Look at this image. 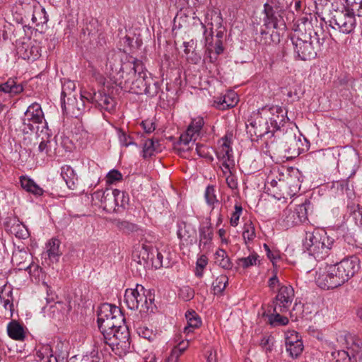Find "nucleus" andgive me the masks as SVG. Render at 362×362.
Instances as JSON below:
<instances>
[{
	"label": "nucleus",
	"mask_w": 362,
	"mask_h": 362,
	"mask_svg": "<svg viewBox=\"0 0 362 362\" xmlns=\"http://www.w3.org/2000/svg\"><path fill=\"white\" fill-rule=\"evenodd\" d=\"M7 333L13 340L23 341L25 338L23 327L16 320H12L8 324Z\"/></svg>",
	"instance_id": "27"
},
{
	"label": "nucleus",
	"mask_w": 362,
	"mask_h": 362,
	"mask_svg": "<svg viewBox=\"0 0 362 362\" xmlns=\"http://www.w3.org/2000/svg\"><path fill=\"white\" fill-rule=\"evenodd\" d=\"M243 238L245 244L252 243L256 238L255 226L252 221H247L243 226Z\"/></svg>",
	"instance_id": "34"
},
{
	"label": "nucleus",
	"mask_w": 362,
	"mask_h": 362,
	"mask_svg": "<svg viewBox=\"0 0 362 362\" xmlns=\"http://www.w3.org/2000/svg\"><path fill=\"white\" fill-rule=\"evenodd\" d=\"M189 346V341H181L177 344V346H175L170 355L168 356L167 362H177L180 356L187 349Z\"/></svg>",
	"instance_id": "32"
},
{
	"label": "nucleus",
	"mask_w": 362,
	"mask_h": 362,
	"mask_svg": "<svg viewBox=\"0 0 362 362\" xmlns=\"http://www.w3.org/2000/svg\"><path fill=\"white\" fill-rule=\"evenodd\" d=\"M261 119L262 117L257 115V117L254 121L250 122V124L247 125V129H249L250 127H251V129H249V132L251 134H253L257 137H262L270 133L273 135L274 131H272L271 126L268 125L267 122L262 124Z\"/></svg>",
	"instance_id": "21"
},
{
	"label": "nucleus",
	"mask_w": 362,
	"mask_h": 362,
	"mask_svg": "<svg viewBox=\"0 0 362 362\" xmlns=\"http://www.w3.org/2000/svg\"><path fill=\"white\" fill-rule=\"evenodd\" d=\"M303 247L316 260L329 258L335 247L334 240L325 230L319 229L306 232Z\"/></svg>",
	"instance_id": "4"
},
{
	"label": "nucleus",
	"mask_w": 362,
	"mask_h": 362,
	"mask_svg": "<svg viewBox=\"0 0 362 362\" xmlns=\"http://www.w3.org/2000/svg\"><path fill=\"white\" fill-rule=\"evenodd\" d=\"M185 317L188 324V326L185 328V333L192 332L194 329L199 327L202 325L200 317L193 310H187L185 313Z\"/></svg>",
	"instance_id": "30"
},
{
	"label": "nucleus",
	"mask_w": 362,
	"mask_h": 362,
	"mask_svg": "<svg viewBox=\"0 0 362 362\" xmlns=\"http://www.w3.org/2000/svg\"><path fill=\"white\" fill-rule=\"evenodd\" d=\"M310 32L308 34L304 33L302 29H295L291 34V40L293 45L294 54L296 58L300 60H310L315 59L317 52L321 51L326 35L320 30Z\"/></svg>",
	"instance_id": "2"
},
{
	"label": "nucleus",
	"mask_w": 362,
	"mask_h": 362,
	"mask_svg": "<svg viewBox=\"0 0 362 362\" xmlns=\"http://www.w3.org/2000/svg\"><path fill=\"white\" fill-rule=\"evenodd\" d=\"M208 263V258L206 255H201L197 260L195 274L198 277H202L203 275L204 269Z\"/></svg>",
	"instance_id": "51"
},
{
	"label": "nucleus",
	"mask_w": 362,
	"mask_h": 362,
	"mask_svg": "<svg viewBox=\"0 0 362 362\" xmlns=\"http://www.w3.org/2000/svg\"><path fill=\"white\" fill-rule=\"evenodd\" d=\"M204 198L206 202L209 206L214 208L215 204L218 203V199L216 194V190L213 185H209L206 187L204 192Z\"/></svg>",
	"instance_id": "38"
},
{
	"label": "nucleus",
	"mask_w": 362,
	"mask_h": 362,
	"mask_svg": "<svg viewBox=\"0 0 362 362\" xmlns=\"http://www.w3.org/2000/svg\"><path fill=\"white\" fill-rule=\"evenodd\" d=\"M28 192L37 197L42 195L44 190L34 182L30 187V190H29Z\"/></svg>",
	"instance_id": "63"
},
{
	"label": "nucleus",
	"mask_w": 362,
	"mask_h": 362,
	"mask_svg": "<svg viewBox=\"0 0 362 362\" xmlns=\"http://www.w3.org/2000/svg\"><path fill=\"white\" fill-rule=\"evenodd\" d=\"M92 199L95 204H100V206L108 213L117 212L115 198L112 189L98 190L92 194Z\"/></svg>",
	"instance_id": "13"
},
{
	"label": "nucleus",
	"mask_w": 362,
	"mask_h": 362,
	"mask_svg": "<svg viewBox=\"0 0 362 362\" xmlns=\"http://www.w3.org/2000/svg\"><path fill=\"white\" fill-rule=\"evenodd\" d=\"M203 125L204 119L202 117H197L192 120L186 132L180 135V151L192 150L193 146L195 145V151L199 157L207 158L209 156V148L206 146L195 144Z\"/></svg>",
	"instance_id": "7"
},
{
	"label": "nucleus",
	"mask_w": 362,
	"mask_h": 362,
	"mask_svg": "<svg viewBox=\"0 0 362 362\" xmlns=\"http://www.w3.org/2000/svg\"><path fill=\"white\" fill-rule=\"evenodd\" d=\"M107 64L110 65L112 72H116L115 83L122 88L138 94L147 90L146 74L140 60L131 57L122 63L120 52L112 51L107 55Z\"/></svg>",
	"instance_id": "1"
},
{
	"label": "nucleus",
	"mask_w": 362,
	"mask_h": 362,
	"mask_svg": "<svg viewBox=\"0 0 362 362\" xmlns=\"http://www.w3.org/2000/svg\"><path fill=\"white\" fill-rule=\"evenodd\" d=\"M22 49H25L24 53L21 54L22 57L25 59H27L28 60L29 59L35 60V59H37L40 56V53H39L37 47H35V46L29 47L28 45L26 47H25L24 45H23L22 48L19 49L18 52L20 53L21 52Z\"/></svg>",
	"instance_id": "41"
},
{
	"label": "nucleus",
	"mask_w": 362,
	"mask_h": 362,
	"mask_svg": "<svg viewBox=\"0 0 362 362\" xmlns=\"http://www.w3.org/2000/svg\"><path fill=\"white\" fill-rule=\"evenodd\" d=\"M125 318L121 309L110 303H103L98 310V325L101 334H107V332L119 327L124 324Z\"/></svg>",
	"instance_id": "6"
},
{
	"label": "nucleus",
	"mask_w": 362,
	"mask_h": 362,
	"mask_svg": "<svg viewBox=\"0 0 362 362\" xmlns=\"http://www.w3.org/2000/svg\"><path fill=\"white\" fill-rule=\"evenodd\" d=\"M155 142L152 139H148L143 145V157L144 158H150L155 152Z\"/></svg>",
	"instance_id": "49"
},
{
	"label": "nucleus",
	"mask_w": 362,
	"mask_h": 362,
	"mask_svg": "<svg viewBox=\"0 0 362 362\" xmlns=\"http://www.w3.org/2000/svg\"><path fill=\"white\" fill-rule=\"evenodd\" d=\"M285 344L287 352L292 358L298 357L303 352V341L298 333L294 330L285 332Z\"/></svg>",
	"instance_id": "16"
},
{
	"label": "nucleus",
	"mask_w": 362,
	"mask_h": 362,
	"mask_svg": "<svg viewBox=\"0 0 362 362\" xmlns=\"http://www.w3.org/2000/svg\"><path fill=\"white\" fill-rule=\"evenodd\" d=\"M32 261L31 255L25 249L18 247L13 252L11 262L18 270L25 269L26 266Z\"/></svg>",
	"instance_id": "20"
},
{
	"label": "nucleus",
	"mask_w": 362,
	"mask_h": 362,
	"mask_svg": "<svg viewBox=\"0 0 362 362\" xmlns=\"http://www.w3.org/2000/svg\"><path fill=\"white\" fill-rule=\"evenodd\" d=\"M347 7L351 13H356L358 16H362V0H346Z\"/></svg>",
	"instance_id": "46"
},
{
	"label": "nucleus",
	"mask_w": 362,
	"mask_h": 362,
	"mask_svg": "<svg viewBox=\"0 0 362 362\" xmlns=\"http://www.w3.org/2000/svg\"><path fill=\"white\" fill-rule=\"evenodd\" d=\"M228 282V279L226 276H220L216 279L213 283V287L215 294L216 293H221L226 288Z\"/></svg>",
	"instance_id": "48"
},
{
	"label": "nucleus",
	"mask_w": 362,
	"mask_h": 362,
	"mask_svg": "<svg viewBox=\"0 0 362 362\" xmlns=\"http://www.w3.org/2000/svg\"><path fill=\"white\" fill-rule=\"evenodd\" d=\"M263 110H268L272 115L269 118V122L272 131L279 130L289 120L287 117V110L282 107L275 105L268 109L264 107Z\"/></svg>",
	"instance_id": "17"
},
{
	"label": "nucleus",
	"mask_w": 362,
	"mask_h": 362,
	"mask_svg": "<svg viewBox=\"0 0 362 362\" xmlns=\"http://www.w3.org/2000/svg\"><path fill=\"white\" fill-rule=\"evenodd\" d=\"M23 86L17 78H9L5 83L0 84V92L17 95L23 91Z\"/></svg>",
	"instance_id": "26"
},
{
	"label": "nucleus",
	"mask_w": 362,
	"mask_h": 362,
	"mask_svg": "<svg viewBox=\"0 0 362 362\" xmlns=\"http://www.w3.org/2000/svg\"><path fill=\"white\" fill-rule=\"evenodd\" d=\"M274 343V338L271 335L264 336L260 342L261 346L266 350V351H272Z\"/></svg>",
	"instance_id": "55"
},
{
	"label": "nucleus",
	"mask_w": 362,
	"mask_h": 362,
	"mask_svg": "<svg viewBox=\"0 0 362 362\" xmlns=\"http://www.w3.org/2000/svg\"><path fill=\"white\" fill-rule=\"evenodd\" d=\"M94 98L96 107L109 112L115 110L117 103L114 98L104 92L98 91Z\"/></svg>",
	"instance_id": "23"
},
{
	"label": "nucleus",
	"mask_w": 362,
	"mask_h": 362,
	"mask_svg": "<svg viewBox=\"0 0 362 362\" xmlns=\"http://www.w3.org/2000/svg\"><path fill=\"white\" fill-rule=\"evenodd\" d=\"M264 17L263 19L265 28H280L281 26L285 27L283 19V10L277 6H272L269 4L264 5Z\"/></svg>",
	"instance_id": "11"
},
{
	"label": "nucleus",
	"mask_w": 362,
	"mask_h": 362,
	"mask_svg": "<svg viewBox=\"0 0 362 362\" xmlns=\"http://www.w3.org/2000/svg\"><path fill=\"white\" fill-rule=\"evenodd\" d=\"M276 307H283L287 308L288 305L291 303L293 296H276Z\"/></svg>",
	"instance_id": "54"
},
{
	"label": "nucleus",
	"mask_w": 362,
	"mask_h": 362,
	"mask_svg": "<svg viewBox=\"0 0 362 362\" xmlns=\"http://www.w3.org/2000/svg\"><path fill=\"white\" fill-rule=\"evenodd\" d=\"M102 335L104 343L108 345L116 355L121 356L130 351V334L124 324L108 331L107 334Z\"/></svg>",
	"instance_id": "8"
},
{
	"label": "nucleus",
	"mask_w": 362,
	"mask_h": 362,
	"mask_svg": "<svg viewBox=\"0 0 362 362\" xmlns=\"http://www.w3.org/2000/svg\"><path fill=\"white\" fill-rule=\"evenodd\" d=\"M61 176L70 189H75L78 185V176L74 170L69 165H64L61 168Z\"/></svg>",
	"instance_id": "24"
},
{
	"label": "nucleus",
	"mask_w": 362,
	"mask_h": 362,
	"mask_svg": "<svg viewBox=\"0 0 362 362\" xmlns=\"http://www.w3.org/2000/svg\"><path fill=\"white\" fill-rule=\"evenodd\" d=\"M97 93L98 92H95V91L83 92V93H81L80 98H82L83 100V99H86L87 101L95 105L94 98H95V95H97Z\"/></svg>",
	"instance_id": "62"
},
{
	"label": "nucleus",
	"mask_w": 362,
	"mask_h": 362,
	"mask_svg": "<svg viewBox=\"0 0 362 362\" xmlns=\"http://www.w3.org/2000/svg\"><path fill=\"white\" fill-rule=\"evenodd\" d=\"M76 96L75 94L66 98H63V99H61V103L64 111L77 116L78 112L84 107V100L80 98V101H78Z\"/></svg>",
	"instance_id": "19"
},
{
	"label": "nucleus",
	"mask_w": 362,
	"mask_h": 362,
	"mask_svg": "<svg viewBox=\"0 0 362 362\" xmlns=\"http://www.w3.org/2000/svg\"><path fill=\"white\" fill-rule=\"evenodd\" d=\"M114 192V197L115 198V204L117 210L119 207L124 208L125 205L129 202V197L126 195L124 192L119 189H112Z\"/></svg>",
	"instance_id": "43"
},
{
	"label": "nucleus",
	"mask_w": 362,
	"mask_h": 362,
	"mask_svg": "<svg viewBox=\"0 0 362 362\" xmlns=\"http://www.w3.org/2000/svg\"><path fill=\"white\" fill-rule=\"evenodd\" d=\"M234 209L235 211L231 214L230 223L232 226L235 227L238 225L240 216L243 211V207L240 204H236Z\"/></svg>",
	"instance_id": "53"
},
{
	"label": "nucleus",
	"mask_w": 362,
	"mask_h": 362,
	"mask_svg": "<svg viewBox=\"0 0 362 362\" xmlns=\"http://www.w3.org/2000/svg\"><path fill=\"white\" fill-rule=\"evenodd\" d=\"M21 130L23 134H29L34 132L35 124H42L45 121L44 113L40 104L32 103L28 106L21 118Z\"/></svg>",
	"instance_id": "10"
},
{
	"label": "nucleus",
	"mask_w": 362,
	"mask_h": 362,
	"mask_svg": "<svg viewBox=\"0 0 362 362\" xmlns=\"http://www.w3.org/2000/svg\"><path fill=\"white\" fill-rule=\"evenodd\" d=\"M32 21L37 26L47 23L48 21V16L45 9L42 7L35 8L32 15Z\"/></svg>",
	"instance_id": "33"
},
{
	"label": "nucleus",
	"mask_w": 362,
	"mask_h": 362,
	"mask_svg": "<svg viewBox=\"0 0 362 362\" xmlns=\"http://www.w3.org/2000/svg\"><path fill=\"white\" fill-rule=\"evenodd\" d=\"M223 19L220 13L211 11L206 14L204 23H202V26L204 28V35L205 37L206 43L209 46L211 45V40L213 36V28H221L222 27Z\"/></svg>",
	"instance_id": "15"
},
{
	"label": "nucleus",
	"mask_w": 362,
	"mask_h": 362,
	"mask_svg": "<svg viewBox=\"0 0 362 362\" xmlns=\"http://www.w3.org/2000/svg\"><path fill=\"white\" fill-rule=\"evenodd\" d=\"M193 230L191 226L185 221L178 223L177 236L180 239L187 240L192 235Z\"/></svg>",
	"instance_id": "42"
},
{
	"label": "nucleus",
	"mask_w": 362,
	"mask_h": 362,
	"mask_svg": "<svg viewBox=\"0 0 362 362\" xmlns=\"http://www.w3.org/2000/svg\"><path fill=\"white\" fill-rule=\"evenodd\" d=\"M358 269L359 260L354 256L330 264L325 278V287L329 289L341 286L351 278Z\"/></svg>",
	"instance_id": "3"
},
{
	"label": "nucleus",
	"mask_w": 362,
	"mask_h": 362,
	"mask_svg": "<svg viewBox=\"0 0 362 362\" xmlns=\"http://www.w3.org/2000/svg\"><path fill=\"white\" fill-rule=\"evenodd\" d=\"M216 156L224 168L223 173L225 175L230 173V170L235 166V162L233 151L227 139H223V143L216 151Z\"/></svg>",
	"instance_id": "14"
},
{
	"label": "nucleus",
	"mask_w": 362,
	"mask_h": 362,
	"mask_svg": "<svg viewBox=\"0 0 362 362\" xmlns=\"http://www.w3.org/2000/svg\"><path fill=\"white\" fill-rule=\"evenodd\" d=\"M11 231L16 238L19 239H26L29 237L30 234L28 230L25 227V226L22 223H18L15 226H13L11 228Z\"/></svg>",
	"instance_id": "44"
},
{
	"label": "nucleus",
	"mask_w": 362,
	"mask_h": 362,
	"mask_svg": "<svg viewBox=\"0 0 362 362\" xmlns=\"http://www.w3.org/2000/svg\"><path fill=\"white\" fill-rule=\"evenodd\" d=\"M329 25L344 34L351 33L356 27L354 15L346 9L341 0H333L332 2Z\"/></svg>",
	"instance_id": "5"
},
{
	"label": "nucleus",
	"mask_w": 362,
	"mask_h": 362,
	"mask_svg": "<svg viewBox=\"0 0 362 362\" xmlns=\"http://www.w3.org/2000/svg\"><path fill=\"white\" fill-rule=\"evenodd\" d=\"M47 139L42 138V141L39 144L38 151L41 153H44L47 156H52L54 151L52 150V140L49 139L50 135L49 133H46Z\"/></svg>",
	"instance_id": "36"
},
{
	"label": "nucleus",
	"mask_w": 362,
	"mask_h": 362,
	"mask_svg": "<svg viewBox=\"0 0 362 362\" xmlns=\"http://www.w3.org/2000/svg\"><path fill=\"white\" fill-rule=\"evenodd\" d=\"M118 134L119 140L121 145L126 147L131 145L136 146V144L133 141L132 139L129 136L127 135L124 132L119 131Z\"/></svg>",
	"instance_id": "58"
},
{
	"label": "nucleus",
	"mask_w": 362,
	"mask_h": 362,
	"mask_svg": "<svg viewBox=\"0 0 362 362\" xmlns=\"http://www.w3.org/2000/svg\"><path fill=\"white\" fill-rule=\"evenodd\" d=\"M282 221L286 228L293 227L308 221L307 207L305 204L297 206L294 210L286 209L282 214Z\"/></svg>",
	"instance_id": "12"
},
{
	"label": "nucleus",
	"mask_w": 362,
	"mask_h": 362,
	"mask_svg": "<svg viewBox=\"0 0 362 362\" xmlns=\"http://www.w3.org/2000/svg\"><path fill=\"white\" fill-rule=\"evenodd\" d=\"M122 179V175L117 170H112L107 175V182L112 184Z\"/></svg>",
	"instance_id": "57"
},
{
	"label": "nucleus",
	"mask_w": 362,
	"mask_h": 362,
	"mask_svg": "<svg viewBox=\"0 0 362 362\" xmlns=\"http://www.w3.org/2000/svg\"><path fill=\"white\" fill-rule=\"evenodd\" d=\"M20 182L22 188L28 192L30 187L34 182V180L27 176H21L20 177Z\"/></svg>",
	"instance_id": "59"
},
{
	"label": "nucleus",
	"mask_w": 362,
	"mask_h": 362,
	"mask_svg": "<svg viewBox=\"0 0 362 362\" xmlns=\"http://www.w3.org/2000/svg\"><path fill=\"white\" fill-rule=\"evenodd\" d=\"M345 340L348 351H339L336 362H362V341L351 334L345 336Z\"/></svg>",
	"instance_id": "9"
},
{
	"label": "nucleus",
	"mask_w": 362,
	"mask_h": 362,
	"mask_svg": "<svg viewBox=\"0 0 362 362\" xmlns=\"http://www.w3.org/2000/svg\"><path fill=\"white\" fill-rule=\"evenodd\" d=\"M52 349L49 344H44L39 347L36 351V357L39 361L47 359V357L51 356Z\"/></svg>",
	"instance_id": "50"
},
{
	"label": "nucleus",
	"mask_w": 362,
	"mask_h": 362,
	"mask_svg": "<svg viewBox=\"0 0 362 362\" xmlns=\"http://www.w3.org/2000/svg\"><path fill=\"white\" fill-rule=\"evenodd\" d=\"M141 125L146 133H151L156 129V123L150 119L143 121Z\"/></svg>",
	"instance_id": "61"
},
{
	"label": "nucleus",
	"mask_w": 362,
	"mask_h": 362,
	"mask_svg": "<svg viewBox=\"0 0 362 362\" xmlns=\"http://www.w3.org/2000/svg\"><path fill=\"white\" fill-rule=\"evenodd\" d=\"M216 262L225 269L232 268V262L224 250H218L216 254Z\"/></svg>",
	"instance_id": "37"
},
{
	"label": "nucleus",
	"mask_w": 362,
	"mask_h": 362,
	"mask_svg": "<svg viewBox=\"0 0 362 362\" xmlns=\"http://www.w3.org/2000/svg\"><path fill=\"white\" fill-rule=\"evenodd\" d=\"M101 358L100 356L98 354H91L90 356H87L83 358L81 362H100Z\"/></svg>",
	"instance_id": "64"
},
{
	"label": "nucleus",
	"mask_w": 362,
	"mask_h": 362,
	"mask_svg": "<svg viewBox=\"0 0 362 362\" xmlns=\"http://www.w3.org/2000/svg\"><path fill=\"white\" fill-rule=\"evenodd\" d=\"M152 246L142 244L140 250H134L132 254L133 260L144 268L153 267V255L151 252Z\"/></svg>",
	"instance_id": "18"
},
{
	"label": "nucleus",
	"mask_w": 362,
	"mask_h": 362,
	"mask_svg": "<svg viewBox=\"0 0 362 362\" xmlns=\"http://www.w3.org/2000/svg\"><path fill=\"white\" fill-rule=\"evenodd\" d=\"M113 223L119 230L124 233H132L136 231L138 228L136 224L124 220L115 219Z\"/></svg>",
	"instance_id": "35"
},
{
	"label": "nucleus",
	"mask_w": 362,
	"mask_h": 362,
	"mask_svg": "<svg viewBox=\"0 0 362 362\" xmlns=\"http://www.w3.org/2000/svg\"><path fill=\"white\" fill-rule=\"evenodd\" d=\"M60 241L57 238H52L46 244V252L49 259L52 262H57L62 253L59 251Z\"/></svg>",
	"instance_id": "29"
},
{
	"label": "nucleus",
	"mask_w": 362,
	"mask_h": 362,
	"mask_svg": "<svg viewBox=\"0 0 362 362\" xmlns=\"http://www.w3.org/2000/svg\"><path fill=\"white\" fill-rule=\"evenodd\" d=\"M259 255L257 253H252L247 257L239 258L237 260V264L244 269L248 268L257 264Z\"/></svg>",
	"instance_id": "40"
},
{
	"label": "nucleus",
	"mask_w": 362,
	"mask_h": 362,
	"mask_svg": "<svg viewBox=\"0 0 362 362\" xmlns=\"http://www.w3.org/2000/svg\"><path fill=\"white\" fill-rule=\"evenodd\" d=\"M136 332L140 337L148 340L149 341H153L157 338L156 331H153L152 329H150L146 326H140L137 327Z\"/></svg>",
	"instance_id": "39"
},
{
	"label": "nucleus",
	"mask_w": 362,
	"mask_h": 362,
	"mask_svg": "<svg viewBox=\"0 0 362 362\" xmlns=\"http://www.w3.org/2000/svg\"><path fill=\"white\" fill-rule=\"evenodd\" d=\"M25 270L28 271L29 274L35 279L40 278L42 273V269L33 262L28 264Z\"/></svg>",
	"instance_id": "52"
},
{
	"label": "nucleus",
	"mask_w": 362,
	"mask_h": 362,
	"mask_svg": "<svg viewBox=\"0 0 362 362\" xmlns=\"http://www.w3.org/2000/svg\"><path fill=\"white\" fill-rule=\"evenodd\" d=\"M356 223L362 229V206L357 205V209L353 212Z\"/></svg>",
	"instance_id": "60"
},
{
	"label": "nucleus",
	"mask_w": 362,
	"mask_h": 362,
	"mask_svg": "<svg viewBox=\"0 0 362 362\" xmlns=\"http://www.w3.org/2000/svg\"><path fill=\"white\" fill-rule=\"evenodd\" d=\"M137 296L139 310H140V311L153 312V308H156V306L154 303V298H151L153 296Z\"/></svg>",
	"instance_id": "31"
},
{
	"label": "nucleus",
	"mask_w": 362,
	"mask_h": 362,
	"mask_svg": "<svg viewBox=\"0 0 362 362\" xmlns=\"http://www.w3.org/2000/svg\"><path fill=\"white\" fill-rule=\"evenodd\" d=\"M238 95L234 92H230L220 97L215 100L217 108L220 110H226L233 107L238 103Z\"/></svg>",
	"instance_id": "28"
},
{
	"label": "nucleus",
	"mask_w": 362,
	"mask_h": 362,
	"mask_svg": "<svg viewBox=\"0 0 362 362\" xmlns=\"http://www.w3.org/2000/svg\"><path fill=\"white\" fill-rule=\"evenodd\" d=\"M268 286L270 291L276 294H293L294 293L291 286L282 284L279 282L276 274L269 279Z\"/></svg>",
	"instance_id": "25"
},
{
	"label": "nucleus",
	"mask_w": 362,
	"mask_h": 362,
	"mask_svg": "<svg viewBox=\"0 0 362 362\" xmlns=\"http://www.w3.org/2000/svg\"><path fill=\"white\" fill-rule=\"evenodd\" d=\"M76 89V86L74 81H66L64 82L62 86V95L61 99L63 98H66L69 96H71L75 95L74 90Z\"/></svg>",
	"instance_id": "47"
},
{
	"label": "nucleus",
	"mask_w": 362,
	"mask_h": 362,
	"mask_svg": "<svg viewBox=\"0 0 362 362\" xmlns=\"http://www.w3.org/2000/svg\"><path fill=\"white\" fill-rule=\"evenodd\" d=\"M127 306L131 310H139V303L136 296H123Z\"/></svg>",
	"instance_id": "56"
},
{
	"label": "nucleus",
	"mask_w": 362,
	"mask_h": 362,
	"mask_svg": "<svg viewBox=\"0 0 362 362\" xmlns=\"http://www.w3.org/2000/svg\"><path fill=\"white\" fill-rule=\"evenodd\" d=\"M269 323L272 326L286 325L289 320L288 317L281 315L279 313L271 314L268 316Z\"/></svg>",
	"instance_id": "45"
},
{
	"label": "nucleus",
	"mask_w": 362,
	"mask_h": 362,
	"mask_svg": "<svg viewBox=\"0 0 362 362\" xmlns=\"http://www.w3.org/2000/svg\"><path fill=\"white\" fill-rule=\"evenodd\" d=\"M199 248L203 250H209L214 236L213 228L209 221L199 228Z\"/></svg>",
	"instance_id": "22"
}]
</instances>
